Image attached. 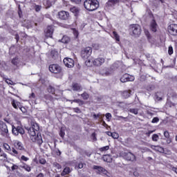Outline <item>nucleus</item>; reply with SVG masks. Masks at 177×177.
Returning <instances> with one entry per match:
<instances>
[{
  "label": "nucleus",
  "instance_id": "obj_62",
  "mask_svg": "<svg viewBox=\"0 0 177 177\" xmlns=\"http://www.w3.org/2000/svg\"><path fill=\"white\" fill-rule=\"evenodd\" d=\"M153 133V131H149L147 133H146L147 136H150Z\"/></svg>",
  "mask_w": 177,
  "mask_h": 177
},
{
  "label": "nucleus",
  "instance_id": "obj_46",
  "mask_svg": "<svg viewBox=\"0 0 177 177\" xmlns=\"http://www.w3.org/2000/svg\"><path fill=\"white\" fill-rule=\"evenodd\" d=\"M91 138H93V142H96V140H97V138H96V133H93L91 134Z\"/></svg>",
  "mask_w": 177,
  "mask_h": 177
},
{
  "label": "nucleus",
  "instance_id": "obj_35",
  "mask_svg": "<svg viewBox=\"0 0 177 177\" xmlns=\"http://www.w3.org/2000/svg\"><path fill=\"white\" fill-rule=\"evenodd\" d=\"M129 111L132 114H135L136 115H138L139 113V111L138 110V109H129Z\"/></svg>",
  "mask_w": 177,
  "mask_h": 177
},
{
  "label": "nucleus",
  "instance_id": "obj_27",
  "mask_svg": "<svg viewBox=\"0 0 177 177\" xmlns=\"http://www.w3.org/2000/svg\"><path fill=\"white\" fill-rule=\"evenodd\" d=\"M131 92H132V91H131V90L123 91L122 97H124V99H128V97H129V96H131Z\"/></svg>",
  "mask_w": 177,
  "mask_h": 177
},
{
  "label": "nucleus",
  "instance_id": "obj_16",
  "mask_svg": "<svg viewBox=\"0 0 177 177\" xmlns=\"http://www.w3.org/2000/svg\"><path fill=\"white\" fill-rule=\"evenodd\" d=\"M157 28H158V25H157V22L156 19H152L150 23V30L152 32H157Z\"/></svg>",
  "mask_w": 177,
  "mask_h": 177
},
{
  "label": "nucleus",
  "instance_id": "obj_54",
  "mask_svg": "<svg viewBox=\"0 0 177 177\" xmlns=\"http://www.w3.org/2000/svg\"><path fill=\"white\" fill-rule=\"evenodd\" d=\"M77 167L79 168V169H82V168H84V163H79Z\"/></svg>",
  "mask_w": 177,
  "mask_h": 177
},
{
  "label": "nucleus",
  "instance_id": "obj_48",
  "mask_svg": "<svg viewBox=\"0 0 177 177\" xmlns=\"http://www.w3.org/2000/svg\"><path fill=\"white\" fill-rule=\"evenodd\" d=\"M168 53L169 55H172V53H174V48L172 46H169Z\"/></svg>",
  "mask_w": 177,
  "mask_h": 177
},
{
  "label": "nucleus",
  "instance_id": "obj_23",
  "mask_svg": "<svg viewBox=\"0 0 177 177\" xmlns=\"http://www.w3.org/2000/svg\"><path fill=\"white\" fill-rule=\"evenodd\" d=\"M15 147L17 149V150H24V147H23L21 142H15Z\"/></svg>",
  "mask_w": 177,
  "mask_h": 177
},
{
  "label": "nucleus",
  "instance_id": "obj_44",
  "mask_svg": "<svg viewBox=\"0 0 177 177\" xmlns=\"http://www.w3.org/2000/svg\"><path fill=\"white\" fill-rule=\"evenodd\" d=\"M109 2L112 4V5H115L116 3H119L120 0H109Z\"/></svg>",
  "mask_w": 177,
  "mask_h": 177
},
{
  "label": "nucleus",
  "instance_id": "obj_36",
  "mask_svg": "<svg viewBox=\"0 0 177 177\" xmlns=\"http://www.w3.org/2000/svg\"><path fill=\"white\" fill-rule=\"evenodd\" d=\"M1 160H8V156L5 153H1L0 155Z\"/></svg>",
  "mask_w": 177,
  "mask_h": 177
},
{
  "label": "nucleus",
  "instance_id": "obj_4",
  "mask_svg": "<svg viewBox=\"0 0 177 177\" xmlns=\"http://www.w3.org/2000/svg\"><path fill=\"white\" fill-rule=\"evenodd\" d=\"M12 132L15 136H19V133L20 135H24V133H26V131H24V128L23 127V125L21 124V123L18 124L17 126L12 125Z\"/></svg>",
  "mask_w": 177,
  "mask_h": 177
},
{
  "label": "nucleus",
  "instance_id": "obj_59",
  "mask_svg": "<svg viewBox=\"0 0 177 177\" xmlns=\"http://www.w3.org/2000/svg\"><path fill=\"white\" fill-rule=\"evenodd\" d=\"M19 109L21 110V111H22V113H24L26 111V108H24V106H21V105H20Z\"/></svg>",
  "mask_w": 177,
  "mask_h": 177
},
{
  "label": "nucleus",
  "instance_id": "obj_58",
  "mask_svg": "<svg viewBox=\"0 0 177 177\" xmlns=\"http://www.w3.org/2000/svg\"><path fill=\"white\" fill-rule=\"evenodd\" d=\"M15 38L17 42H19V40L20 39V37L19 36V34H16Z\"/></svg>",
  "mask_w": 177,
  "mask_h": 177
},
{
  "label": "nucleus",
  "instance_id": "obj_43",
  "mask_svg": "<svg viewBox=\"0 0 177 177\" xmlns=\"http://www.w3.org/2000/svg\"><path fill=\"white\" fill-rule=\"evenodd\" d=\"M160 121V119L158 117L153 118L151 122L152 124H156Z\"/></svg>",
  "mask_w": 177,
  "mask_h": 177
},
{
  "label": "nucleus",
  "instance_id": "obj_3",
  "mask_svg": "<svg viewBox=\"0 0 177 177\" xmlns=\"http://www.w3.org/2000/svg\"><path fill=\"white\" fill-rule=\"evenodd\" d=\"M49 71L50 73L53 74H59L57 78H62L63 77V72L62 71V67L57 64H51L48 67Z\"/></svg>",
  "mask_w": 177,
  "mask_h": 177
},
{
  "label": "nucleus",
  "instance_id": "obj_15",
  "mask_svg": "<svg viewBox=\"0 0 177 177\" xmlns=\"http://www.w3.org/2000/svg\"><path fill=\"white\" fill-rule=\"evenodd\" d=\"M53 26H48L45 31L46 37L47 38H52V35H53L54 31Z\"/></svg>",
  "mask_w": 177,
  "mask_h": 177
},
{
  "label": "nucleus",
  "instance_id": "obj_22",
  "mask_svg": "<svg viewBox=\"0 0 177 177\" xmlns=\"http://www.w3.org/2000/svg\"><path fill=\"white\" fill-rule=\"evenodd\" d=\"M12 107H14V109H16V110H17V109H19L20 106L21 105V104L15 100H13L11 102Z\"/></svg>",
  "mask_w": 177,
  "mask_h": 177
},
{
  "label": "nucleus",
  "instance_id": "obj_60",
  "mask_svg": "<svg viewBox=\"0 0 177 177\" xmlns=\"http://www.w3.org/2000/svg\"><path fill=\"white\" fill-rule=\"evenodd\" d=\"M118 120H124V121H127V118L123 117V116H118Z\"/></svg>",
  "mask_w": 177,
  "mask_h": 177
},
{
  "label": "nucleus",
  "instance_id": "obj_49",
  "mask_svg": "<svg viewBox=\"0 0 177 177\" xmlns=\"http://www.w3.org/2000/svg\"><path fill=\"white\" fill-rule=\"evenodd\" d=\"M154 86L153 85H149L147 87V91H153L154 89Z\"/></svg>",
  "mask_w": 177,
  "mask_h": 177
},
{
  "label": "nucleus",
  "instance_id": "obj_32",
  "mask_svg": "<svg viewBox=\"0 0 177 177\" xmlns=\"http://www.w3.org/2000/svg\"><path fill=\"white\" fill-rule=\"evenodd\" d=\"M10 154H11V156H15V157H17V154H19V152L16 150V149L12 148L11 151H10Z\"/></svg>",
  "mask_w": 177,
  "mask_h": 177
},
{
  "label": "nucleus",
  "instance_id": "obj_13",
  "mask_svg": "<svg viewBox=\"0 0 177 177\" xmlns=\"http://www.w3.org/2000/svg\"><path fill=\"white\" fill-rule=\"evenodd\" d=\"M168 31L171 35H177V25L175 24H171L168 27Z\"/></svg>",
  "mask_w": 177,
  "mask_h": 177
},
{
  "label": "nucleus",
  "instance_id": "obj_47",
  "mask_svg": "<svg viewBox=\"0 0 177 177\" xmlns=\"http://www.w3.org/2000/svg\"><path fill=\"white\" fill-rule=\"evenodd\" d=\"M73 110L75 113H77V114H80V113H81V109H80V108L78 107L73 108Z\"/></svg>",
  "mask_w": 177,
  "mask_h": 177
},
{
  "label": "nucleus",
  "instance_id": "obj_9",
  "mask_svg": "<svg viewBox=\"0 0 177 177\" xmlns=\"http://www.w3.org/2000/svg\"><path fill=\"white\" fill-rule=\"evenodd\" d=\"M135 81V77L130 75L128 73H125L120 77V82L125 83Z\"/></svg>",
  "mask_w": 177,
  "mask_h": 177
},
{
  "label": "nucleus",
  "instance_id": "obj_28",
  "mask_svg": "<svg viewBox=\"0 0 177 177\" xmlns=\"http://www.w3.org/2000/svg\"><path fill=\"white\" fill-rule=\"evenodd\" d=\"M70 11L72 12V13H74L75 14V16H77L78 15V13H80V10L78 9V8L77 7H72L70 8Z\"/></svg>",
  "mask_w": 177,
  "mask_h": 177
},
{
  "label": "nucleus",
  "instance_id": "obj_19",
  "mask_svg": "<svg viewBox=\"0 0 177 177\" xmlns=\"http://www.w3.org/2000/svg\"><path fill=\"white\" fill-rule=\"evenodd\" d=\"M151 149L152 150H154L155 151H158L159 153H165V149L162 148V147L160 146H156V145H151Z\"/></svg>",
  "mask_w": 177,
  "mask_h": 177
},
{
  "label": "nucleus",
  "instance_id": "obj_24",
  "mask_svg": "<svg viewBox=\"0 0 177 177\" xmlns=\"http://www.w3.org/2000/svg\"><path fill=\"white\" fill-rule=\"evenodd\" d=\"M21 60L19 59V57H15L11 61L12 64L14 66H19L20 64Z\"/></svg>",
  "mask_w": 177,
  "mask_h": 177
},
{
  "label": "nucleus",
  "instance_id": "obj_25",
  "mask_svg": "<svg viewBox=\"0 0 177 177\" xmlns=\"http://www.w3.org/2000/svg\"><path fill=\"white\" fill-rule=\"evenodd\" d=\"M51 57L55 60V59H57L59 57V53L56 50H52L51 53Z\"/></svg>",
  "mask_w": 177,
  "mask_h": 177
},
{
  "label": "nucleus",
  "instance_id": "obj_56",
  "mask_svg": "<svg viewBox=\"0 0 177 177\" xmlns=\"http://www.w3.org/2000/svg\"><path fill=\"white\" fill-rule=\"evenodd\" d=\"M21 159L23 160V161H28V158L26 157L25 156H22L21 157Z\"/></svg>",
  "mask_w": 177,
  "mask_h": 177
},
{
  "label": "nucleus",
  "instance_id": "obj_14",
  "mask_svg": "<svg viewBox=\"0 0 177 177\" xmlns=\"http://www.w3.org/2000/svg\"><path fill=\"white\" fill-rule=\"evenodd\" d=\"M104 62H106V59H104V58L98 57L93 61V64L94 66H96L97 67H100V66H102L104 63Z\"/></svg>",
  "mask_w": 177,
  "mask_h": 177
},
{
  "label": "nucleus",
  "instance_id": "obj_12",
  "mask_svg": "<svg viewBox=\"0 0 177 177\" xmlns=\"http://www.w3.org/2000/svg\"><path fill=\"white\" fill-rule=\"evenodd\" d=\"M64 64L66 66V67H68V68H71L74 67V59L71 58H64Z\"/></svg>",
  "mask_w": 177,
  "mask_h": 177
},
{
  "label": "nucleus",
  "instance_id": "obj_26",
  "mask_svg": "<svg viewBox=\"0 0 177 177\" xmlns=\"http://www.w3.org/2000/svg\"><path fill=\"white\" fill-rule=\"evenodd\" d=\"M59 42H62V44H68L70 42V37L66 35L63 36L61 40H59Z\"/></svg>",
  "mask_w": 177,
  "mask_h": 177
},
{
  "label": "nucleus",
  "instance_id": "obj_1",
  "mask_svg": "<svg viewBox=\"0 0 177 177\" xmlns=\"http://www.w3.org/2000/svg\"><path fill=\"white\" fill-rule=\"evenodd\" d=\"M26 129L30 136L32 142L37 143L39 146H41V145L44 143L42 136H41V133H39V124L36 122H32L31 127L26 128Z\"/></svg>",
  "mask_w": 177,
  "mask_h": 177
},
{
  "label": "nucleus",
  "instance_id": "obj_51",
  "mask_svg": "<svg viewBox=\"0 0 177 177\" xmlns=\"http://www.w3.org/2000/svg\"><path fill=\"white\" fill-rule=\"evenodd\" d=\"M105 117L107 120H111V113H107L106 115H105Z\"/></svg>",
  "mask_w": 177,
  "mask_h": 177
},
{
  "label": "nucleus",
  "instance_id": "obj_17",
  "mask_svg": "<svg viewBox=\"0 0 177 177\" xmlns=\"http://www.w3.org/2000/svg\"><path fill=\"white\" fill-rule=\"evenodd\" d=\"M72 89L75 92H81V91H82V86L78 83H73Z\"/></svg>",
  "mask_w": 177,
  "mask_h": 177
},
{
  "label": "nucleus",
  "instance_id": "obj_42",
  "mask_svg": "<svg viewBox=\"0 0 177 177\" xmlns=\"http://www.w3.org/2000/svg\"><path fill=\"white\" fill-rule=\"evenodd\" d=\"M145 32L146 37L148 38L149 41H150V39H151V35H150V32H149V30H145Z\"/></svg>",
  "mask_w": 177,
  "mask_h": 177
},
{
  "label": "nucleus",
  "instance_id": "obj_53",
  "mask_svg": "<svg viewBox=\"0 0 177 177\" xmlns=\"http://www.w3.org/2000/svg\"><path fill=\"white\" fill-rule=\"evenodd\" d=\"M6 82H7L8 85H15V83H13V82L10 80H6Z\"/></svg>",
  "mask_w": 177,
  "mask_h": 177
},
{
  "label": "nucleus",
  "instance_id": "obj_37",
  "mask_svg": "<svg viewBox=\"0 0 177 177\" xmlns=\"http://www.w3.org/2000/svg\"><path fill=\"white\" fill-rule=\"evenodd\" d=\"M158 139H159V137H158V136L157 134H153V135L152 136V140H153V142H158Z\"/></svg>",
  "mask_w": 177,
  "mask_h": 177
},
{
  "label": "nucleus",
  "instance_id": "obj_33",
  "mask_svg": "<svg viewBox=\"0 0 177 177\" xmlns=\"http://www.w3.org/2000/svg\"><path fill=\"white\" fill-rule=\"evenodd\" d=\"M113 38H115V41H117L118 42H120V35H118V33H117V32L115 31H113Z\"/></svg>",
  "mask_w": 177,
  "mask_h": 177
},
{
  "label": "nucleus",
  "instance_id": "obj_45",
  "mask_svg": "<svg viewBox=\"0 0 177 177\" xmlns=\"http://www.w3.org/2000/svg\"><path fill=\"white\" fill-rule=\"evenodd\" d=\"M18 15L19 17H21L23 16V12L21 11V8H20V6H19V8H18Z\"/></svg>",
  "mask_w": 177,
  "mask_h": 177
},
{
  "label": "nucleus",
  "instance_id": "obj_57",
  "mask_svg": "<svg viewBox=\"0 0 177 177\" xmlns=\"http://www.w3.org/2000/svg\"><path fill=\"white\" fill-rule=\"evenodd\" d=\"M72 2H75V3L80 4L82 2V0H72Z\"/></svg>",
  "mask_w": 177,
  "mask_h": 177
},
{
  "label": "nucleus",
  "instance_id": "obj_61",
  "mask_svg": "<svg viewBox=\"0 0 177 177\" xmlns=\"http://www.w3.org/2000/svg\"><path fill=\"white\" fill-rule=\"evenodd\" d=\"M17 168H19V167H17V165H12V167H11L12 171H15V169H17Z\"/></svg>",
  "mask_w": 177,
  "mask_h": 177
},
{
  "label": "nucleus",
  "instance_id": "obj_7",
  "mask_svg": "<svg viewBox=\"0 0 177 177\" xmlns=\"http://www.w3.org/2000/svg\"><path fill=\"white\" fill-rule=\"evenodd\" d=\"M92 55V48L86 47L81 51V57L82 59H88Z\"/></svg>",
  "mask_w": 177,
  "mask_h": 177
},
{
  "label": "nucleus",
  "instance_id": "obj_40",
  "mask_svg": "<svg viewBox=\"0 0 177 177\" xmlns=\"http://www.w3.org/2000/svg\"><path fill=\"white\" fill-rule=\"evenodd\" d=\"M53 167L57 168V169H62V165L57 162H54L53 163Z\"/></svg>",
  "mask_w": 177,
  "mask_h": 177
},
{
  "label": "nucleus",
  "instance_id": "obj_5",
  "mask_svg": "<svg viewBox=\"0 0 177 177\" xmlns=\"http://www.w3.org/2000/svg\"><path fill=\"white\" fill-rule=\"evenodd\" d=\"M130 30L134 37H139L142 34V28L139 24H133L130 26Z\"/></svg>",
  "mask_w": 177,
  "mask_h": 177
},
{
  "label": "nucleus",
  "instance_id": "obj_2",
  "mask_svg": "<svg viewBox=\"0 0 177 177\" xmlns=\"http://www.w3.org/2000/svg\"><path fill=\"white\" fill-rule=\"evenodd\" d=\"M84 6L88 12H93L99 8V1L97 0H85Z\"/></svg>",
  "mask_w": 177,
  "mask_h": 177
},
{
  "label": "nucleus",
  "instance_id": "obj_8",
  "mask_svg": "<svg viewBox=\"0 0 177 177\" xmlns=\"http://www.w3.org/2000/svg\"><path fill=\"white\" fill-rule=\"evenodd\" d=\"M0 132L3 136H7L9 133V130H8V126L6 122L0 120Z\"/></svg>",
  "mask_w": 177,
  "mask_h": 177
},
{
  "label": "nucleus",
  "instance_id": "obj_29",
  "mask_svg": "<svg viewBox=\"0 0 177 177\" xmlns=\"http://www.w3.org/2000/svg\"><path fill=\"white\" fill-rule=\"evenodd\" d=\"M21 168H23L25 169V171H27V172H30L31 171V167L28 166V165H26V163H24L23 165H20Z\"/></svg>",
  "mask_w": 177,
  "mask_h": 177
},
{
  "label": "nucleus",
  "instance_id": "obj_11",
  "mask_svg": "<svg viewBox=\"0 0 177 177\" xmlns=\"http://www.w3.org/2000/svg\"><path fill=\"white\" fill-rule=\"evenodd\" d=\"M93 169H95L96 171V174H98L99 175H100V174H103L104 175L107 176V174H109V171L101 166L94 165L93 167Z\"/></svg>",
  "mask_w": 177,
  "mask_h": 177
},
{
  "label": "nucleus",
  "instance_id": "obj_50",
  "mask_svg": "<svg viewBox=\"0 0 177 177\" xmlns=\"http://www.w3.org/2000/svg\"><path fill=\"white\" fill-rule=\"evenodd\" d=\"M41 8L42 7L41 6H35V9L36 12H39V10H41Z\"/></svg>",
  "mask_w": 177,
  "mask_h": 177
},
{
  "label": "nucleus",
  "instance_id": "obj_63",
  "mask_svg": "<svg viewBox=\"0 0 177 177\" xmlns=\"http://www.w3.org/2000/svg\"><path fill=\"white\" fill-rule=\"evenodd\" d=\"M73 103H80V102H81V100L80 99L73 100Z\"/></svg>",
  "mask_w": 177,
  "mask_h": 177
},
{
  "label": "nucleus",
  "instance_id": "obj_18",
  "mask_svg": "<svg viewBox=\"0 0 177 177\" xmlns=\"http://www.w3.org/2000/svg\"><path fill=\"white\" fill-rule=\"evenodd\" d=\"M163 135L165 138L167 139L166 143L167 145H170V143H172V138H171V136L169 135V131H165Z\"/></svg>",
  "mask_w": 177,
  "mask_h": 177
},
{
  "label": "nucleus",
  "instance_id": "obj_38",
  "mask_svg": "<svg viewBox=\"0 0 177 177\" xmlns=\"http://www.w3.org/2000/svg\"><path fill=\"white\" fill-rule=\"evenodd\" d=\"M112 138L113 139H118V138H120V135L118 134V133L113 132L112 133Z\"/></svg>",
  "mask_w": 177,
  "mask_h": 177
},
{
  "label": "nucleus",
  "instance_id": "obj_20",
  "mask_svg": "<svg viewBox=\"0 0 177 177\" xmlns=\"http://www.w3.org/2000/svg\"><path fill=\"white\" fill-rule=\"evenodd\" d=\"M163 97L164 93L162 92H157L155 95V97L158 102H160V100H162Z\"/></svg>",
  "mask_w": 177,
  "mask_h": 177
},
{
  "label": "nucleus",
  "instance_id": "obj_10",
  "mask_svg": "<svg viewBox=\"0 0 177 177\" xmlns=\"http://www.w3.org/2000/svg\"><path fill=\"white\" fill-rule=\"evenodd\" d=\"M58 17L60 20H68L70 19V13L65 10H62L58 12Z\"/></svg>",
  "mask_w": 177,
  "mask_h": 177
},
{
  "label": "nucleus",
  "instance_id": "obj_55",
  "mask_svg": "<svg viewBox=\"0 0 177 177\" xmlns=\"http://www.w3.org/2000/svg\"><path fill=\"white\" fill-rule=\"evenodd\" d=\"M40 164H42L43 165L46 164V160L45 159H40L39 160Z\"/></svg>",
  "mask_w": 177,
  "mask_h": 177
},
{
  "label": "nucleus",
  "instance_id": "obj_34",
  "mask_svg": "<svg viewBox=\"0 0 177 177\" xmlns=\"http://www.w3.org/2000/svg\"><path fill=\"white\" fill-rule=\"evenodd\" d=\"M47 91L49 92V93H52V95L55 94V87L52 86H49L47 88Z\"/></svg>",
  "mask_w": 177,
  "mask_h": 177
},
{
  "label": "nucleus",
  "instance_id": "obj_31",
  "mask_svg": "<svg viewBox=\"0 0 177 177\" xmlns=\"http://www.w3.org/2000/svg\"><path fill=\"white\" fill-rule=\"evenodd\" d=\"M81 96L84 100H88L89 99V94L88 93L84 92L82 94H81Z\"/></svg>",
  "mask_w": 177,
  "mask_h": 177
},
{
  "label": "nucleus",
  "instance_id": "obj_64",
  "mask_svg": "<svg viewBox=\"0 0 177 177\" xmlns=\"http://www.w3.org/2000/svg\"><path fill=\"white\" fill-rule=\"evenodd\" d=\"M37 177H44V174L40 173L37 176Z\"/></svg>",
  "mask_w": 177,
  "mask_h": 177
},
{
  "label": "nucleus",
  "instance_id": "obj_52",
  "mask_svg": "<svg viewBox=\"0 0 177 177\" xmlns=\"http://www.w3.org/2000/svg\"><path fill=\"white\" fill-rule=\"evenodd\" d=\"M80 33H78V30H73V35L75 38H78V35Z\"/></svg>",
  "mask_w": 177,
  "mask_h": 177
},
{
  "label": "nucleus",
  "instance_id": "obj_39",
  "mask_svg": "<svg viewBox=\"0 0 177 177\" xmlns=\"http://www.w3.org/2000/svg\"><path fill=\"white\" fill-rule=\"evenodd\" d=\"M109 149H110V147L105 146V147L100 148V151H107V150H109Z\"/></svg>",
  "mask_w": 177,
  "mask_h": 177
},
{
  "label": "nucleus",
  "instance_id": "obj_41",
  "mask_svg": "<svg viewBox=\"0 0 177 177\" xmlns=\"http://www.w3.org/2000/svg\"><path fill=\"white\" fill-rule=\"evenodd\" d=\"M3 147L4 149H6V150H8V151H12V149L10 148V146H9V145L8 144H4L3 145Z\"/></svg>",
  "mask_w": 177,
  "mask_h": 177
},
{
  "label": "nucleus",
  "instance_id": "obj_6",
  "mask_svg": "<svg viewBox=\"0 0 177 177\" xmlns=\"http://www.w3.org/2000/svg\"><path fill=\"white\" fill-rule=\"evenodd\" d=\"M122 157L127 161H131V162L136 161V156L131 152H124Z\"/></svg>",
  "mask_w": 177,
  "mask_h": 177
},
{
  "label": "nucleus",
  "instance_id": "obj_30",
  "mask_svg": "<svg viewBox=\"0 0 177 177\" xmlns=\"http://www.w3.org/2000/svg\"><path fill=\"white\" fill-rule=\"evenodd\" d=\"M103 160L106 162H111V157H110V155H104L103 156Z\"/></svg>",
  "mask_w": 177,
  "mask_h": 177
},
{
  "label": "nucleus",
  "instance_id": "obj_21",
  "mask_svg": "<svg viewBox=\"0 0 177 177\" xmlns=\"http://www.w3.org/2000/svg\"><path fill=\"white\" fill-rule=\"evenodd\" d=\"M71 172V169L68 167H66L62 172L61 173L62 176H66V175H68Z\"/></svg>",
  "mask_w": 177,
  "mask_h": 177
}]
</instances>
